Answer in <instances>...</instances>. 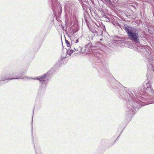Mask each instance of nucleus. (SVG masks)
Here are the masks:
<instances>
[{
	"label": "nucleus",
	"mask_w": 154,
	"mask_h": 154,
	"mask_svg": "<svg viewBox=\"0 0 154 154\" xmlns=\"http://www.w3.org/2000/svg\"><path fill=\"white\" fill-rule=\"evenodd\" d=\"M90 44H88L85 45L84 47L82 48L79 47L78 48H74L73 49H71L69 54L71 55V54L73 52H77V53L88 54L90 51Z\"/></svg>",
	"instance_id": "f257e3e1"
},
{
	"label": "nucleus",
	"mask_w": 154,
	"mask_h": 154,
	"mask_svg": "<svg viewBox=\"0 0 154 154\" xmlns=\"http://www.w3.org/2000/svg\"><path fill=\"white\" fill-rule=\"evenodd\" d=\"M134 105H135V104H134V105H133V106H134L133 108H134V107H135Z\"/></svg>",
	"instance_id": "9b49d317"
},
{
	"label": "nucleus",
	"mask_w": 154,
	"mask_h": 154,
	"mask_svg": "<svg viewBox=\"0 0 154 154\" xmlns=\"http://www.w3.org/2000/svg\"><path fill=\"white\" fill-rule=\"evenodd\" d=\"M132 99L134 101V102H135L136 103H140V100H138V101H137V99L134 98H132Z\"/></svg>",
	"instance_id": "423d86ee"
},
{
	"label": "nucleus",
	"mask_w": 154,
	"mask_h": 154,
	"mask_svg": "<svg viewBox=\"0 0 154 154\" xmlns=\"http://www.w3.org/2000/svg\"><path fill=\"white\" fill-rule=\"evenodd\" d=\"M13 77H4L2 78L1 81H5L7 79H23V77L20 74L17 72H15L13 74Z\"/></svg>",
	"instance_id": "20e7f679"
},
{
	"label": "nucleus",
	"mask_w": 154,
	"mask_h": 154,
	"mask_svg": "<svg viewBox=\"0 0 154 154\" xmlns=\"http://www.w3.org/2000/svg\"><path fill=\"white\" fill-rule=\"evenodd\" d=\"M134 98H135V96H134Z\"/></svg>",
	"instance_id": "ddd939ff"
},
{
	"label": "nucleus",
	"mask_w": 154,
	"mask_h": 154,
	"mask_svg": "<svg viewBox=\"0 0 154 154\" xmlns=\"http://www.w3.org/2000/svg\"><path fill=\"white\" fill-rule=\"evenodd\" d=\"M125 30L128 35L130 37L132 40H134L136 42H138V36L137 34L128 28L125 27Z\"/></svg>",
	"instance_id": "7ed1b4c3"
},
{
	"label": "nucleus",
	"mask_w": 154,
	"mask_h": 154,
	"mask_svg": "<svg viewBox=\"0 0 154 154\" xmlns=\"http://www.w3.org/2000/svg\"><path fill=\"white\" fill-rule=\"evenodd\" d=\"M79 42V39H77L76 40V42H75V43H77Z\"/></svg>",
	"instance_id": "9d476101"
},
{
	"label": "nucleus",
	"mask_w": 154,
	"mask_h": 154,
	"mask_svg": "<svg viewBox=\"0 0 154 154\" xmlns=\"http://www.w3.org/2000/svg\"><path fill=\"white\" fill-rule=\"evenodd\" d=\"M47 76V74H44L43 75L41 76H39L37 77H35L34 78H32L30 77L29 79H37L40 81H42L44 82H45V80L44 79L46 78Z\"/></svg>",
	"instance_id": "39448f33"
},
{
	"label": "nucleus",
	"mask_w": 154,
	"mask_h": 154,
	"mask_svg": "<svg viewBox=\"0 0 154 154\" xmlns=\"http://www.w3.org/2000/svg\"><path fill=\"white\" fill-rule=\"evenodd\" d=\"M105 2H107L110 1V0H104Z\"/></svg>",
	"instance_id": "1a4fd4ad"
},
{
	"label": "nucleus",
	"mask_w": 154,
	"mask_h": 154,
	"mask_svg": "<svg viewBox=\"0 0 154 154\" xmlns=\"http://www.w3.org/2000/svg\"><path fill=\"white\" fill-rule=\"evenodd\" d=\"M144 91L148 94H153L154 93L153 90L152 88L150 80L147 79L143 83Z\"/></svg>",
	"instance_id": "f03ea898"
},
{
	"label": "nucleus",
	"mask_w": 154,
	"mask_h": 154,
	"mask_svg": "<svg viewBox=\"0 0 154 154\" xmlns=\"http://www.w3.org/2000/svg\"><path fill=\"white\" fill-rule=\"evenodd\" d=\"M154 103V99H152L151 101V102L149 103V104Z\"/></svg>",
	"instance_id": "6e6552de"
},
{
	"label": "nucleus",
	"mask_w": 154,
	"mask_h": 154,
	"mask_svg": "<svg viewBox=\"0 0 154 154\" xmlns=\"http://www.w3.org/2000/svg\"><path fill=\"white\" fill-rule=\"evenodd\" d=\"M100 41H101V40H102V39H100Z\"/></svg>",
	"instance_id": "f8f14e48"
},
{
	"label": "nucleus",
	"mask_w": 154,
	"mask_h": 154,
	"mask_svg": "<svg viewBox=\"0 0 154 154\" xmlns=\"http://www.w3.org/2000/svg\"><path fill=\"white\" fill-rule=\"evenodd\" d=\"M65 41H66V43L67 45V46H68V47L69 46H70V44L69 42L67 40H66Z\"/></svg>",
	"instance_id": "0eeeda50"
}]
</instances>
